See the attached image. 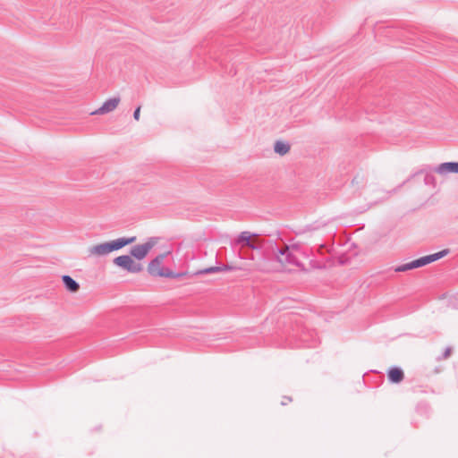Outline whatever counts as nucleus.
Instances as JSON below:
<instances>
[{"label":"nucleus","instance_id":"f257e3e1","mask_svg":"<svg viewBox=\"0 0 458 458\" xmlns=\"http://www.w3.org/2000/svg\"><path fill=\"white\" fill-rule=\"evenodd\" d=\"M135 241L136 237L132 236L129 238H117L110 242L98 243L88 249V255L89 257H101L108 255L111 252L117 251L124 248L125 246L134 242Z\"/></svg>","mask_w":458,"mask_h":458},{"label":"nucleus","instance_id":"f03ea898","mask_svg":"<svg viewBox=\"0 0 458 458\" xmlns=\"http://www.w3.org/2000/svg\"><path fill=\"white\" fill-rule=\"evenodd\" d=\"M168 253L169 252L159 254L155 259L149 261L147 267V270L150 276L169 278H174L179 276V275L175 274L170 268L165 267L163 266L164 259Z\"/></svg>","mask_w":458,"mask_h":458},{"label":"nucleus","instance_id":"7ed1b4c3","mask_svg":"<svg viewBox=\"0 0 458 458\" xmlns=\"http://www.w3.org/2000/svg\"><path fill=\"white\" fill-rule=\"evenodd\" d=\"M447 250H442L431 255H428L422 258H420L411 262L406 263L404 265L398 266L394 268L395 272H404L407 270L414 269L417 267H420L426 266L429 263L438 260L439 259L445 257L447 254Z\"/></svg>","mask_w":458,"mask_h":458},{"label":"nucleus","instance_id":"20e7f679","mask_svg":"<svg viewBox=\"0 0 458 458\" xmlns=\"http://www.w3.org/2000/svg\"><path fill=\"white\" fill-rule=\"evenodd\" d=\"M114 264L131 274H138L143 270V265L136 260L131 254L120 255L114 259Z\"/></svg>","mask_w":458,"mask_h":458},{"label":"nucleus","instance_id":"39448f33","mask_svg":"<svg viewBox=\"0 0 458 458\" xmlns=\"http://www.w3.org/2000/svg\"><path fill=\"white\" fill-rule=\"evenodd\" d=\"M157 238H149L146 242L132 247L130 254L140 262L148 256L149 251L157 245Z\"/></svg>","mask_w":458,"mask_h":458},{"label":"nucleus","instance_id":"423d86ee","mask_svg":"<svg viewBox=\"0 0 458 458\" xmlns=\"http://www.w3.org/2000/svg\"><path fill=\"white\" fill-rule=\"evenodd\" d=\"M119 103H120L119 98H113L107 99L106 101H105L103 103V105L98 109L92 112L91 114H104L112 112L118 106Z\"/></svg>","mask_w":458,"mask_h":458},{"label":"nucleus","instance_id":"0eeeda50","mask_svg":"<svg viewBox=\"0 0 458 458\" xmlns=\"http://www.w3.org/2000/svg\"><path fill=\"white\" fill-rule=\"evenodd\" d=\"M439 174H458V162H446L439 165L437 168Z\"/></svg>","mask_w":458,"mask_h":458},{"label":"nucleus","instance_id":"6e6552de","mask_svg":"<svg viewBox=\"0 0 458 458\" xmlns=\"http://www.w3.org/2000/svg\"><path fill=\"white\" fill-rule=\"evenodd\" d=\"M62 281L67 291L71 293H77L80 289V284L69 276H63Z\"/></svg>","mask_w":458,"mask_h":458},{"label":"nucleus","instance_id":"1a4fd4ad","mask_svg":"<svg viewBox=\"0 0 458 458\" xmlns=\"http://www.w3.org/2000/svg\"><path fill=\"white\" fill-rule=\"evenodd\" d=\"M403 377L404 373L399 368H393L388 371V378L393 383H400Z\"/></svg>","mask_w":458,"mask_h":458},{"label":"nucleus","instance_id":"9d476101","mask_svg":"<svg viewBox=\"0 0 458 458\" xmlns=\"http://www.w3.org/2000/svg\"><path fill=\"white\" fill-rule=\"evenodd\" d=\"M290 145L287 142L282 140H277L274 146L275 152L280 156L286 155L290 151Z\"/></svg>","mask_w":458,"mask_h":458},{"label":"nucleus","instance_id":"9b49d317","mask_svg":"<svg viewBox=\"0 0 458 458\" xmlns=\"http://www.w3.org/2000/svg\"><path fill=\"white\" fill-rule=\"evenodd\" d=\"M240 242L245 243L246 245L251 246V237L248 235V233H244L240 237Z\"/></svg>","mask_w":458,"mask_h":458},{"label":"nucleus","instance_id":"f8f14e48","mask_svg":"<svg viewBox=\"0 0 458 458\" xmlns=\"http://www.w3.org/2000/svg\"><path fill=\"white\" fill-rule=\"evenodd\" d=\"M220 268L219 267H208V268H206L202 271H200L199 273H204V274H208V273H214V272H217L219 271Z\"/></svg>","mask_w":458,"mask_h":458},{"label":"nucleus","instance_id":"ddd939ff","mask_svg":"<svg viewBox=\"0 0 458 458\" xmlns=\"http://www.w3.org/2000/svg\"><path fill=\"white\" fill-rule=\"evenodd\" d=\"M140 106H138L136 108V110L134 111V114H133V117L136 121H139L140 120Z\"/></svg>","mask_w":458,"mask_h":458},{"label":"nucleus","instance_id":"4468645a","mask_svg":"<svg viewBox=\"0 0 458 458\" xmlns=\"http://www.w3.org/2000/svg\"><path fill=\"white\" fill-rule=\"evenodd\" d=\"M450 355H451V349H450V348L445 349V352H444V358H445V359H446V358H448Z\"/></svg>","mask_w":458,"mask_h":458},{"label":"nucleus","instance_id":"2eb2a0df","mask_svg":"<svg viewBox=\"0 0 458 458\" xmlns=\"http://www.w3.org/2000/svg\"><path fill=\"white\" fill-rule=\"evenodd\" d=\"M291 398L285 397L284 402H282L283 404H286L287 403L291 402Z\"/></svg>","mask_w":458,"mask_h":458}]
</instances>
